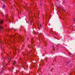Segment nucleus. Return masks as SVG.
Instances as JSON below:
<instances>
[{"label": "nucleus", "instance_id": "nucleus-1", "mask_svg": "<svg viewBox=\"0 0 75 75\" xmlns=\"http://www.w3.org/2000/svg\"><path fill=\"white\" fill-rule=\"evenodd\" d=\"M4 21L3 20L0 19V24H2ZM0 29H3V27L1 26L0 25Z\"/></svg>", "mask_w": 75, "mask_h": 75}, {"label": "nucleus", "instance_id": "nucleus-2", "mask_svg": "<svg viewBox=\"0 0 75 75\" xmlns=\"http://www.w3.org/2000/svg\"><path fill=\"white\" fill-rule=\"evenodd\" d=\"M6 59H8V64H9V62H10V60L11 59V58L10 57H8L7 58H6Z\"/></svg>", "mask_w": 75, "mask_h": 75}, {"label": "nucleus", "instance_id": "nucleus-3", "mask_svg": "<svg viewBox=\"0 0 75 75\" xmlns=\"http://www.w3.org/2000/svg\"><path fill=\"white\" fill-rule=\"evenodd\" d=\"M0 70L1 71V73L2 74V73H3V71H4V69L3 68H2L0 69Z\"/></svg>", "mask_w": 75, "mask_h": 75}, {"label": "nucleus", "instance_id": "nucleus-4", "mask_svg": "<svg viewBox=\"0 0 75 75\" xmlns=\"http://www.w3.org/2000/svg\"><path fill=\"white\" fill-rule=\"evenodd\" d=\"M12 69H13V67H12L11 68V69H8V70H9V71H13V70Z\"/></svg>", "mask_w": 75, "mask_h": 75}, {"label": "nucleus", "instance_id": "nucleus-5", "mask_svg": "<svg viewBox=\"0 0 75 75\" xmlns=\"http://www.w3.org/2000/svg\"><path fill=\"white\" fill-rule=\"evenodd\" d=\"M16 63V61H15L14 62V63H13V65H14Z\"/></svg>", "mask_w": 75, "mask_h": 75}, {"label": "nucleus", "instance_id": "nucleus-6", "mask_svg": "<svg viewBox=\"0 0 75 75\" xmlns=\"http://www.w3.org/2000/svg\"><path fill=\"white\" fill-rule=\"evenodd\" d=\"M5 7V5H3V8H4Z\"/></svg>", "mask_w": 75, "mask_h": 75}, {"label": "nucleus", "instance_id": "nucleus-7", "mask_svg": "<svg viewBox=\"0 0 75 75\" xmlns=\"http://www.w3.org/2000/svg\"><path fill=\"white\" fill-rule=\"evenodd\" d=\"M68 64H69V62H67V65H68Z\"/></svg>", "mask_w": 75, "mask_h": 75}, {"label": "nucleus", "instance_id": "nucleus-8", "mask_svg": "<svg viewBox=\"0 0 75 75\" xmlns=\"http://www.w3.org/2000/svg\"><path fill=\"white\" fill-rule=\"evenodd\" d=\"M2 1H3L4 2H5V1L4 0H1Z\"/></svg>", "mask_w": 75, "mask_h": 75}, {"label": "nucleus", "instance_id": "nucleus-9", "mask_svg": "<svg viewBox=\"0 0 75 75\" xmlns=\"http://www.w3.org/2000/svg\"><path fill=\"white\" fill-rule=\"evenodd\" d=\"M62 10L63 11H65V10H64V9H62Z\"/></svg>", "mask_w": 75, "mask_h": 75}, {"label": "nucleus", "instance_id": "nucleus-10", "mask_svg": "<svg viewBox=\"0 0 75 75\" xmlns=\"http://www.w3.org/2000/svg\"><path fill=\"white\" fill-rule=\"evenodd\" d=\"M40 27H41V28L42 27V25H41V24L40 25Z\"/></svg>", "mask_w": 75, "mask_h": 75}, {"label": "nucleus", "instance_id": "nucleus-11", "mask_svg": "<svg viewBox=\"0 0 75 75\" xmlns=\"http://www.w3.org/2000/svg\"><path fill=\"white\" fill-rule=\"evenodd\" d=\"M65 3V1H64L63 2V4H64Z\"/></svg>", "mask_w": 75, "mask_h": 75}, {"label": "nucleus", "instance_id": "nucleus-12", "mask_svg": "<svg viewBox=\"0 0 75 75\" xmlns=\"http://www.w3.org/2000/svg\"><path fill=\"white\" fill-rule=\"evenodd\" d=\"M53 49H54V46H53Z\"/></svg>", "mask_w": 75, "mask_h": 75}, {"label": "nucleus", "instance_id": "nucleus-13", "mask_svg": "<svg viewBox=\"0 0 75 75\" xmlns=\"http://www.w3.org/2000/svg\"><path fill=\"white\" fill-rule=\"evenodd\" d=\"M40 35H41V33L39 34V36H40Z\"/></svg>", "mask_w": 75, "mask_h": 75}, {"label": "nucleus", "instance_id": "nucleus-14", "mask_svg": "<svg viewBox=\"0 0 75 75\" xmlns=\"http://www.w3.org/2000/svg\"><path fill=\"white\" fill-rule=\"evenodd\" d=\"M29 47H32V46H31V45H30V46H29Z\"/></svg>", "mask_w": 75, "mask_h": 75}, {"label": "nucleus", "instance_id": "nucleus-15", "mask_svg": "<svg viewBox=\"0 0 75 75\" xmlns=\"http://www.w3.org/2000/svg\"><path fill=\"white\" fill-rule=\"evenodd\" d=\"M24 68H25V69H26V68L25 67H24Z\"/></svg>", "mask_w": 75, "mask_h": 75}, {"label": "nucleus", "instance_id": "nucleus-16", "mask_svg": "<svg viewBox=\"0 0 75 75\" xmlns=\"http://www.w3.org/2000/svg\"><path fill=\"white\" fill-rule=\"evenodd\" d=\"M74 21H75V19L74 18Z\"/></svg>", "mask_w": 75, "mask_h": 75}, {"label": "nucleus", "instance_id": "nucleus-17", "mask_svg": "<svg viewBox=\"0 0 75 75\" xmlns=\"http://www.w3.org/2000/svg\"><path fill=\"white\" fill-rule=\"evenodd\" d=\"M20 39H21V38L20 37L19 38V40H20Z\"/></svg>", "mask_w": 75, "mask_h": 75}, {"label": "nucleus", "instance_id": "nucleus-18", "mask_svg": "<svg viewBox=\"0 0 75 75\" xmlns=\"http://www.w3.org/2000/svg\"><path fill=\"white\" fill-rule=\"evenodd\" d=\"M4 64H5V63H4Z\"/></svg>", "mask_w": 75, "mask_h": 75}, {"label": "nucleus", "instance_id": "nucleus-19", "mask_svg": "<svg viewBox=\"0 0 75 75\" xmlns=\"http://www.w3.org/2000/svg\"><path fill=\"white\" fill-rule=\"evenodd\" d=\"M31 40L32 41H33V40H32V39H31Z\"/></svg>", "mask_w": 75, "mask_h": 75}, {"label": "nucleus", "instance_id": "nucleus-20", "mask_svg": "<svg viewBox=\"0 0 75 75\" xmlns=\"http://www.w3.org/2000/svg\"><path fill=\"white\" fill-rule=\"evenodd\" d=\"M50 33H51L52 34V35L53 34L52 33H51V32Z\"/></svg>", "mask_w": 75, "mask_h": 75}, {"label": "nucleus", "instance_id": "nucleus-21", "mask_svg": "<svg viewBox=\"0 0 75 75\" xmlns=\"http://www.w3.org/2000/svg\"><path fill=\"white\" fill-rule=\"evenodd\" d=\"M40 6H41V4H40Z\"/></svg>", "mask_w": 75, "mask_h": 75}, {"label": "nucleus", "instance_id": "nucleus-22", "mask_svg": "<svg viewBox=\"0 0 75 75\" xmlns=\"http://www.w3.org/2000/svg\"><path fill=\"white\" fill-rule=\"evenodd\" d=\"M10 37H12V36H10Z\"/></svg>", "mask_w": 75, "mask_h": 75}, {"label": "nucleus", "instance_id": "nucleus-23", "mask_svg": "<svg viewBox=\"0 0 75 75\" xmlns=\"http://www.w3.org/2000/svg\"><path fill=\"white\" fill-rule=\"evenodd\" d=\"M14 49V50H15L16 51V49Z\"/></svg>", "mask_w": 75, "mask_h": 75}, {"label": "nucleus", "instance_id": "nucleus-24", "mask_svg": "<svg viewBox=\"0 0 75 75\" xmlns=\"http://www.w3.org/2000/svg\"><path fill=\"white\" fill-rule=\"evenodd\" d=\"M54 61H55V59L54 60Z\"/></svg>", "mask_w": 75, "mask_h": 75}, {"label": "nucleus", "instance_id": "nucleus-25", "mask_svg": "<svg viewBox=\"0 0 75 75\" xmlns=\"http://www.w3.org/2000/svg\"><path fill=\"white\" fill-rule=\"evenodd\" d=\"M3 16H4V15H3Z\"/></svg>", "mask_w": 75, "mask_h": 75}, {"label": "nucleus", "instance_id": "nucleus-26", "mask_svg": "<svg viewBox=\"0 0 75 75\" xmlns=\"http://www.w3.org/2000/svg\"><path fill=\"white\" fill-rule=\"evenodd\" d=\"M20 37H21V36L20 35Z\"/></svg>", "mask_w": 75, "mask_h": 75}, {"label": "nucleus", "instance_id": "nucleus-27", "mask_svg": "<svg viewBox=\"0 0 75 75\" xmlns=\"http://www.w3.org/2000/svg\"><path fill=\"white\" fill-rule=\"evenodd\" d=\"M57 0V1H58V0Z\"/></svg>", "mask_w": 75, "mask_h": 75}, {"label": "nucleus", "instance_id": "nucleus-28", "mask_svg": "<svg viewBox=\"0 0 75 75\" xmlns=\"http://www.w3.org/2000/svg\"><path fill=\"white\" fill-rule=\"evenodd\" d=\"M39 28V29H40V28Z\"/></svg>", "mask_w": 75, "mask_h": 75}, {"label": "nucleus", "instance_id": "nucleus-29", "mask_svg": "<svg viewBox=\"0 0 75 75\" xmlns=\"http://www.w3.org/2000/svg\"><path fill=\"white\" fill-rule=\"evenodd\" d=\"M53 69V68H52V69Z\"/></svg>", "mask_w": 75, "mask_h": 75}, {"label": "nucleus", "instance_id": "nucleus-30", "mask_svg": "<svg viewBox=\"0 0 75 75\" xmlns=\"http://www.w3.org/2000/svg\"><path fill=\"white\" fill-rule=\"evenodd\" d=\"M13 36H14V35H13Z\"/></svg>", "mask_w": 75, "mask_h": 75}]
</instances>
